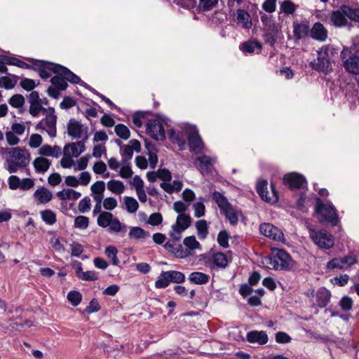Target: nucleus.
Here are the masks:
<instances>
[{
    "instance_id": "7ed1b4c3",
    "label": "nucleus",
    "mask_w": 359,
    "mask_h": 359,
    "mask_svg": "<svg viewBox=\"0 0 359 359\" xmlns=\"http://www.w3.org/2000/svg\"><path fill=\"white\" fill-rule=\"evenodd\" d=\"M212 198L230 223L233 225L237 224L239 215L238 210L229 203L223 194L218 191L213 193Z\"/></svg>"
},
{
    "instance_id": "6ab92c4d",
    "label": "nucleus",
    "mask_w": 359,
    "mask_h": 359,
    "mask_svg": "<svg viewBox=\"0 0 359 359\" xmlns=\"http://www.w3.org/2000/svg\"><path fill=\"white\" fill-rule=\"evenodd\" d=\"M188 140L190 149L198 153L203 148V142L198 135L197 130L194 128H190L188 133Z\"/></svg>"
},
{
    "instance_id": "6e6d98bb",
    "label": "nucleus",
    "mask_w": 359,
    "mask_h": 359,
    "mask_svg": "<svg viewBox=\"0 0 359 359\" xmlns=\"http://www.w3.org/2000/svg\"><path fill=\"white\" fill-rule=\"evenodd\" d=\"M81 294L76 291H71L67 294V299L73 306H77L81 302Z\"/></svg>"
},
{
    "instance_id": "f3484780",
    "label": "nucleus",
    "mask_w": 359,
    "mask_h": 359,
    "mask_svg": "<svg viewBox=\"0 0 359 359\" xmlns=\"http://www.w3.org/2000/svg\"><path fill=\"white\" fill-rule=\"evenodd\" d=\"M284 182L290 189H300L304 187L306 181L302 175L297 172L287 173L284 176Z\"/></svg>"
},
{
    "instance_id": "20e7f679",
    "label": "nucleus",
    "mask_w": 359,
    "mask_h": 359,
    "mask_svg": "<svg viewBox=\"0 0 359 359\" xmlns=\"http://www.w3.org/2000/svg\"><path fill=\"white\" fill-rule=\"evenodd\" d=\"M45 117L36 126V130L46 131L50 137H55L57 135V116L53 107H48L44 110Z\"/></svg>"
},
{
    "instance_id": "f704fd0d",
    "label": "nucleus",
    "mask_w": 359,
    "mask_h": 359,
    "mask_svg": "<svg viewBox=\"0 0 359 359\" xmlns=\"http://www.w3.org/2000/svg\"><path fill=\"white\" fill-rule=\"evenodd\" d=\"M309 32V27L306 24H296L294 25V34L298 39L306 37Z\"/></svg>"
},
{
    "instance_id": "de8ad7c7",
    "label": "nucleus",
    "mask_w": 359,
    "mask_h": 359,
    "mask_svg": "<svg viewBox=\"0 0 359 359\" xmlns=\"http://www.w3.org/2000/svg\"><path fill=\"white\" fill-rule=\"evenodd\" d=\"M25 97L20 94L13 95L8 100V103L14 108H20L25 104Z\"/></svg>"
},
{
    "instance_id": "8fccbe9b",
    "label": "nucleus",
    "mask_w": 359,
    "mask_h": 359,
    "mask_svg": "<svg viewBox=\"0 0 359 359\" xmlns=\"http://www.w3.org/2000/svg\"><path fill=\"white\" fill-rule=\"evenodd\" d=\"M148 236V233L142 228L135 226L130 229L129 236L137 239L144 238Z\"/></svg>"
},
{
    "instance_id": "473e14b6",
    "label": "nucleus",
    "mask_w": 359,
    "mask_h": 359,
    "mask_svg": "<svg viewBox=\"0 0 359 359\" xmlns=\"http://www.w3.org/2000/svg\"><path fill=\"white\" fill-rule=\"evenodd\" d=\"M342 11L346 17L352 21L359 22V8H352L347 5H342Z\"/></svg>"
},
{
    "instance_id": "412c9836",
    "label": "nucleus",
    "mask_w": 359,
    "mask_h": 359,
    "mask_svg": "<svg viewBox=\"0 0 359 359\" xmlns=\"http://www.w3.org/2000/svg\"><path fill=\"white\" fill-rule=\"evenodd\" d=\"M61 149L57 145L50 146L48 144H44L39 149V154L42 157H53L58 158L61 155Z\"/></svg>"
},
{
    "instance_id": "e2e57ef3",
    "label": "nucleus",
    "mask_w": 359,
    "mask_h": 359,
    "mask_svg": "<svg viewBox=\"0 0 359 359\" xmlns=\"http://www.w3.org/2000/svg\"><path fill=\"white\" fill-rule=\"evenodd\" d=\"M327 267L330 269H344V262L341 258H334L327 264Z\"/></svg>"
},
{
    "instance_id": "4be33fe9",
    "label": "nucleus",
    "mask_w": 359,
    "mask_h": 359,
    "mask_svg": "<svg viewBox=\"0 0 359 359\" xmlns=\"http://www.w3.org/2000/svg\"><path fill=\"white\" fill-rule=\"evenodd\" d=\"M311 36L316 40L324 41L327 37V32L321 23L316 22L311 29Z\"/></svg>"
},
{
    "instance_id": "ddd939ff",
    "label": "nucleus",
    "mask_w": 359,
    "mask_h": 359,
    "mask_svg": "<svg viewBox=\"0 0 359 359\" xmlns=\"http://www.w3.org/2000/svg\"><path fill=\"white\" fill-rule=\"evenodd\" d=\"M147 130L156 140H163L165 137L163 124L158 119L149 120L147 124Z\"/></svg>"
},
{
    "instance_id": "a878e982",
    "label": "nucleus",
    "mask_w": 359,
    "mask_h": 359,
    "mask_svg": "<svg viewBox=\"0 0 359 359\" xmlns=\"http://www.w3.org/2000/svg\"><path fill=\"white\" fill-rule=\"evenodd\" d=\"M237 24L245 29H250L252 27V21L250 14L243 9L237 11Z\"/></svg>"
},
{
    "instance_id": "37998d69",
    "label": "nucleus",
    "mask_w": 359,
    "mask_h": 359,
    "mask_svg": "<svg viewBox=\"0 0 359 359\" xmlns=\"http://www.w3.org/2000/svg\"><path fill=\"white\" fill-rule=\"evenodd\" d=\"M89 225V218L79 215L74 219V227L79 229H86Z\"/></svg>"
},
{
    "instance_id": "49530a36",
    "label": "nucleus",
    "mask_w": 359,
    "mask_h": 359,
    "mask_svg": "<svg viewBox=\"0 0 359 359\" xmlns=\"http://www.w3.org/2000/svg\"><path fill=\"white\" fill-rule=\"evenodd\" d=\"M29 104L30 106L29 109V112L34 117L37 116L41 112H42L43 114H44V110L47 109V108H44L42 107V102Z\"/></svg>"
},
{
    "instance_id": "f03ea898",
    "label": "nucleus",
    "mask_w": 359,
    "mask_h": 359,
    "mask_svg": "<svg viewBox=\"0 0 359 359\" xmlns=\"http://www.w3.org/2000/svg\"><path fill=\"white\" fill-rule=\"evenodd\" d=\"M8 154V170L10 173L16 172L19 168L25 167L29 162V154L26 149L12 148Z\"/></svg>"
},
{
    "instance_id": "bb28decb",
    "label": "nucleus",
    "mask_w": 359,
    "mask_h": 359,
    "mask_svg": "<svg viewBox=\"0 0 359 359\" xmlns=\"http://www.w3.org/2000/svg\"><path fill=\"white\" fill-rule=\"evenodd\" d=\"M247 339L250 343L265 344L268 341L267 334L263 331H252L248 333Z\"/></svg>"
},
{
    "instance_id": "0e129e2a",
    "label": "nucleus",
    "mask_w": 359,
    "mask_h": 359,
    "mask_svg": "<svg viewBox=\"0 0 359 359\" xmlns=\"http://www.w3.org/2000/svg\"><path fill=\"white\" fill-rule=\"evenodd\" d=\"M163 221V217L159 212L152 213L148 219V223L153 226H156L161 224Z\"/></svg>"
},
{
    "instance_id": "c9c22d12",
    "label": "nucleus",
    "mask_w": 359,
    "mask_h": 359,
    "mask_svg": "<svg viewBox=\"0 0 359 359\" xmlns=\"http://www.w3.org/2000/svg\"><path fill=\"white\" fill-rule=\"evenodd\" d=\"M42 220L47 224L53 225L56 222V215L51 210H46L40 212Z\"/></svg>"
},
{
    "instance_id": "13d9d810",
    "label": "nucleus",
    "mask_w": 359,
    "mask_h": 359,
    "mask_svg": "<svg viewBox=\"0 0 359 359\" xmlns=\"http://www.w3.org/2000/svg\"><path fill=\"white\" fill-rule=\"evenodd\" d=\"M92 194H104L105 183L103 181H97L90 187Z\"/></svg>"
},
{
    "instance_id": "39448f33",
    "label": "nucleus",
    "mask_w": 359,
    "mask_h": 359,
    "mask_svg": "<svg viewBox=\"0 0 359 359\" xmlns=\"http://www.w3.org/2000/svg\"><path fill=\"white\" fill-rule=\"evenodd\" d=\"M316 211L318 213L320 223H330L337 225L338 216L334 207L329 203H323L319 198L316 200Z\"/></svg>"
},
{
    "instance_id": "1a4fd4ad",
    "label": "nucleus",
    "mask_w": 359,
    "mask_h": 359,
    "mask_svg": "<svg viewBox=\"0 0 359 359\" xmlns=\"http://www.w3.org/2000/svg\"><path fill=\"white\" fill-rule=\"evenodd\" d=\"M343 67L345 70L352 74H359V55L353 54L347 48H344L340 55Z\"/></svg>"
},
{
    "instance_id": "6e6552de",
    "label": "nucleus",
    "mask_w": 359,
    "mask_h": 359,
    "mask_svg": "<svg viewBox=\"0 0 359 359\" xmlns=\"http://www.w3.org/2000/svg\"><path fill=\"white\" fill-rule=\"evenodd\" d=\"M268 267L275 270H287L293 266L290 256L283 250H278L269 259Z\"/></svg>"
},
{
    "instance_id": "cd10ccee",
    "label": "nucleus",
    "mask_w": 359,
    "mask_h": 359,
    "mask_svg": "<svg viewBox=\"0 0 359 359\" xmlns=\"http://www.w3.org/2000/svg\"><path fill=\"white\" fill-rule=\"evenodd\" d=\"M33 165L37 172H45L50 168L51 162L44 157L39 156L34 159Z\"/></svg>"
},
{
    "instance_id": "a211bd4d",
    "label": "nucleus",
    "mask_w": 359,
    "mask_h": 359,
    "mask_svg": "<svg viewBox=\"0 0 359 359\" xmlns=\"http://www.w3.org/2000/svg\"><path fill=\"white\" fill-rule=\"evenodd\" d=\"M86 149L84 142L82 141L67 144L63 149L65 156H70L72 158L79 157Z\"/></svg>"
},
{
    "instance_id": "338daca9",
    "label": "nucleus",
    "mask_w": 359,
    "mask_h": 359,
    "mask_svg": "<svg viewBox=\"0 0 359 359\" xmlns=\"http://www.w3.org/2000/svg\"><path fill=\"white\" fill-rule=\"evenodd\" d=\"M262 8L267 13H273L276 9V0H266L262 4Z\"/></svg>"
},
{
    "instance_id": "ea45409f",
    "label": "nucleus",
    "mask_w": 359,
    "mask_h": 359,
    "mask_svg": "<svg viewBox=\"0 0 359 359\" xmlns=\"http://www.w3.org/2000/svg\"><path fill=\"white\" fill-rule=\"evenodd\" d=\"M267 182L266 181H262L258 182L257 184V191L262 198L266 201H272V198L268 196L267 195Z\"/></svg>"
},
{
    "instance_id": "c85d7f7f",
    "label": "nucleus",
    "mask_w": 359,
    "mask_h": 359,
    "mask_svg": "<svg viewBox=\"0 0 359 359\" xmlns=\"http://www.w3.org/2000/svg\"><path fill=\"white\" fill-rule=\"evenodd\" d=\"M262 44L257 41H248L241 45V49L245 53H253L260 52Z\"/></svg>"
},
{
    "instance_id": "7c9ffc66",
    "label": "nucleus",
    "mask_w": 359,
    "mask_h": 359,
    "mask_svg": "<svg viewBox=\"0 0 359 359\" xmlns=\"http://www.w3.org/2000/svg\"><path fill=\"white\" fill-rule=\"evenodd\" d=\"M160 186L167 193L172 194L174 191H180L182 188L183 184L182 181L175 180L172 183L161 182Z\"/></svg>"
},
{
    "instance_id": "5701e85b",
    "label": "nucleus",
    "mask_w": 359,
    "mask_h": 359,
    "mask_svg": "<svg viewBox=\"0 0 359 359\" xmlns=\"http://www.w3.org/2000/svg\"><path fill=\"white\" fill-rule=\"evenodd\" d=\"M330 20L336 27H344L348 23L346 15L342 11V6L339 10L332 13Z\"/></svg>"
},
{
    "instance_id": "a19ab883",
    "label": "nucleus",
    "mask_w": 359,
    "mask_h": 359,
    "mask_svg": "<svg viewBox=\"0 0 359 359\" xmlns=\"http://www.w3.org/2000/svg\"><path fill=\"white\" fill-rule=\"evenodd\" d=\"M50 81L56 88L60 90H65L68 86L65 77L60 75L53 76Z\"/></svg>"
},
{
    "instance_id": "4468645a",
    "label": "nucleus",
    "mask_w": 359,
    "mask_h": 359,
    "mask_svg": "<svg viewBox=\"0 0 359 359\" xmlns=\"http://www.w3.org/2000/svg\"><path fill=\"white\" fill-rule=\"evenodd\" d=\"M141 149V144L138 140H132L129 144L121 147V155L123 164H126L133 157L134 151L139 152Z\"/></svg>"
},
{
    "instance_id": "a18cd8bd",
    "label": "nucleus",
    "mask_w": 359,
    "mask_h": 359,
    "mask_svg": "<svg viewBox=\"0 0 359 359\" xmlns=\"http://www.w3.org/2000/svg\"><path fill=\"white\" fill-rule=\"evenodd\" d=\"M118 250L114 246H109L105 249V254L111 260L114 265H118L119 259L117 257Z\"/></svg>"
},
{
    "instance_id": "2f4dec72",
    "label": "nucleus",
    "mask_w": 359,
    "mask_h": 359,
    "mask_svg": "<svg viewBox=\"0 0 359 359\" xmlns=\"http://www.w3.org/2000/svg\"><path fill=\"white\" fill-rule=\"evenodd\" d=\"M107 189L113 194L120 195L125 190V186L121 181L112 180L107 182Z\"/></svg>"
},
{
    "instance_id": "0eeeda50",
    "label": "nucleus",
    "mask_w": 359,
    "mask_h": 359,
    "mask_svg": "<svg viewBox=\"0 0 359 359\" xmlns=\"http://www.w3.org/2000/svg\"><path fill=\"white\" fill-rule=\"evenodd\" d=\"M309 236L313 243L321 249H330L334 245V237L326 230L311 229Z\"/></svg>"
},
{
    "instance_id": "603ef678",
    "label": "nucleus",
    "mask_w": 359,
    "mask_h": 359,
    "mask_svg": "<svg viewBox=\"0 0 359 359\" xmlns=\"http://www.w3.org/2000/svg\"><path fill=\"white\" fill-rule=\"evenodd\" d=\"M183 243L191 250L200 248V243L196 241L195 236H188L184 239Z\"/></svg>"
},
{
    "instance_id": "69168bd1",
    "label": "nucleus",
    "mask_w": 359,
    "mask_h": 359,
    "mask_svg": "<svg viewBox=\"0 0 359 359\" xmlns=\"http://www.w3.org/2000/svg\"><path fill=\"white\" fill-rule=\"evenodd\" d=\"M193 208L194 210V216L196 217H201L204 215L205 208L203 203H195L193 205Z\"/></svg>"
},
{
    "instance_id": "680f3d73",
    "label": "nucleus",
    "mask_w": 359,
    "mask_h": 359,
    "mask_svg": "<svg viewBox=\"0 0 359 359\" xmlns=\"http://www.w3.org/2000/svg\"><path fill=\"white\" fill-rule=\"evenodd\" d=\"M15 133L12 130L6 133V139L8 144L11 146L16 145L19 143L20 139L18 137Z\"/></svg>"
},
{
    "instance_id": "f257e3e1",
    "label": "nucleus",
    "mask_w": 359,
    "mask_h": 359,
    "mask_svg": "<svg viewBox=\"0 0 359 359\" xmlns=\"http://www.w3.org/2000/svg\"><path fill=\"white\" fill-rule=\"evenodd\" d=\"M336 54L335 49L331 46L323 47L318 51L317 58L311 62L310 65L313 69L327 73L332 69L331 60Z\"/></svg>"
},
{
    "instance_id": "864d4df0",
    "label": "nucleus",
    "mask_w": 359,
    "mask_h": 359,
    "mask_svg": "<svg viewBox=\"0 0 359 359\" xmlns=\"http://www.w3.org/2000/svg\"><path fill=\"white\" fill-rule=\"evenodd\" d=\"M91 201L88 196L84 197L79 203V210L80 212L85 213L90 209Z\"/></svg>"
},
{
    "instance_id": "bf43d9fd",
    "label": "nucleus",
    "mask_w": 359,
    "mask_h": 359,
    "mask_svg": "<svg viewBox=\"0 0 359 359\" xmlns=\"http://www.w3.org/2000/svg\"><path fill=\"white\" fill-rule=\"evenodd\" d=\"M229 234L226 231H220L217 236L218 243L223 248L229 247Z\"/></svg>"
},
{
    "instance_id": "9b49d317",
    "label": "nucleus",
    "mask_w": 359,
    "mask_h": 359,
    "mask_svg": "<svg viewBox=\"0 0 359 359\" xmlns=\"http://www.w3.org/2000/svg\"><path fill=\"white\" fill-rule=\"evenodd\" d=\"M191 224V218L189 215L180 214L177 217L176 222L172 226V231L170 235L175 240H179L181 233L186 230Z\"/></svg>"
},
{
    "instance_id": "4d7b16f0",
    "label": "nucleus",
    "mask_w": 359,
    "mask_h": 359,
    "mask_svg": "<svg viewBox=\"0 0 359 359\" xmlns=\"http://www.w3.org/2000/svg\"><path fill=\"white\" fill-rule=\"evenodd\" d=\"M118 202L114 197H108L103 200V208L107 210H112L116 208Z\"/></svg>"
},
{
    "instance_id": "dca6fc26",
    "label": "nucleus",
    "mask_w": 359,
    "mask_h": 359,
    "mask_svg": "<svg viewBox=\"0 0 359 359\" xmlns=\"http://www.w3.org/2000/svg\"><path fill=\"white\" fill-rule=\"evenodd\" d=\"M259 231L262 235L274 241H282L284 239L283 233L271 224H262L259 226Z\"/></svg>"
},
{
    "instance_id": "79ce46f5",
    "label": "nucleus",
    "mask_w": 359,
    "mask_h": 359,
    "mask_svg": "<svg viewBox=\"0 0 359 359\" xmlns=\"http://www.w3.org/2000/svg\"><path fill=\"white\" fill-rule=\"evenodd\" d=\"M114 131L119 137L123 140H128L130 136L129 129L123 124L116 125L115 126Z\"/></svg>"
},
{
    "instance_id": "09e8293b",
    "label": "nucleus",
    "mask_w": 359,
    "mask_h": 359,
    "mask_svg": "<svg viewBox=\"0 0 359 359\" xmlns=\"http://www.w3.org/2000/svg\"><path fill=\"white\" fill-rule=\"evenodd\" d=\"M297 8V6L290 0L284 1L280 4V10L286 14H293Z\"/></svg>"
},
{
    "instance_id": "393cba45",
    "label": "nucleus",
    "mask_w": 359,
    "mask_h": 359,
    "mask_svg": "<svg viewBox=\"0 0 359 359\" xmlns=\"http://www.w3.org/2000/svg\"><path fill=\"white\" fill-rule=\"evenodd\" d=\"M34 197L38 203L46 204L51 201L53 194L51 191H50L46 188L40 187L35 191Z\"/></svg>"
},
{
    "instance_id": "5fc2aeb1",
    "label": "nucleus",
    "mask_w": 359,
    "mask_h": 359,
    "mask_svg": "<svg viewBox=\"0 0 359 359\" xmlns=\"http://www.w3.org/2000/svg\"><path fill=\"white\" fill-rule=\"evenodd\" d=\"M43 142V138L41 135L39 134H32L30 136L29 140V146L31 148H38L41 146Z\"/></svg>"
},
{
    "instance_id": "c756f323",
    "label": "nucleus",
    "mask_w": 359,
    "mask_h": 359,
    "mask_svg": "<svg viewBox=\"0 0 359 359\" xmlns=\"http://www.w3.org/2000/svg\"><path fill=\"white\" fill-rule=\"evenodd\" d=\"M211 260L214 266L224 269L228 265V259L226 256L222 252H217L212 254Z\"/></svg>"
},
{
    "instance_id": "774afa93",
    "label": "nucleus",
    "mask_w": 359,
    "mask_h": 359,
    "mask_svg": "<svg viewBox=\"0 0 359 359\" xmlns=\"http://www.w3.org/2000/svg\"><path fill=\"white\" fill-rule=\"evenodd\" d=\"M169 134L173 142L177 144L181 149H183L185 145V141L183 138L180 137V134L175 133L172 130L170 131Z\"/></svg>"
},
{
    "instance_id": "2eb2a0df",
    "label": "nucleus",
    "mask_w": 359,
    "mask_h": 359,
    "mask_svg": "<svg viewBox=\"0 0 359 359\" xmlns=\"http://www.w3.org/2000/svg\"><path fill=\"white\" fill-rule=\"evenodd\" d=\"M87 131L86 128H84L81 123L74 119H71L67 124L68 135L73 138L87 140Z\"/></svg>"
},
{
    "instance_id": "b1692460",
    "label": "nucleus",
    "mask_w": 359,
    "mask_h": 359,
    "mask_svg": "<svg viewBox=\"0 0 359 359\" xmlns=\"http://www.w3.org/2000/svg\"><path fill=\"white\" fill-rule=\"evenodd\" d=\"M331 297L330 292L325 287H320L316 292V298L318 306L325 307L330 302Z\"/></svg>"
},
{
    "instance_id": "58836bf2",
    "label": "nucleus",
    "mask_w": 359,
    "mask_h": 359,
    "mask_svg": "<svg viewBox=\"0 0 359 359\" xmlns=\"http://www.w3.org/2000/svg\"><path fill=\"white\" fill-rule=\"evenodd\" d=\"M196 228L201 239L206 238L208 234V224L205 220L201 219L196 222Z\"/></svg>"
},
{
    "instance_id": "9d476101",
    "label": "nucleus",
    "mask_w": 359,
    "mask_h": 359,
    "mask_svg": "<svg viewBox=\"0 0 359 359\" xmlns=\"http://www.w3.org/2000/svg\"><path fill=\"white\" fill-rule=\"evenodd\" d=\"M97 222L98 226L102 228L109 227V231L111 233H119L122 230V224L119 219L109 212H102L97 217Z\"/></svg>"
},
{
    "instance_id": "4c0bfd02",
    "label": "nucleus",
    "mask_w": 359,
    "mask_h": 359,
    "mask_svg": "<svg viewBox=\"0 0 359 359\" xmlns=\"http://www.w3.org/2000/svg\"><path fill=\"white\" fill-rule=\"evenodd\" d=\"M3 62L10 65H15L22 69H29L30 67L29 65L15 57L4 56L3 57Z\"/></svg>"
},
{
    "instance_id": "3c124183",
    "label": "nucleus",
    "mask_w": 359,
    "mask_h": 359,
    "mask_svg": "<svg viewBox=\"0 0 359 359\" xmlns=\"http://www.w3.org/2000/svg\"><path fill=\"white\" fill-rule=\"evenodd\" d=\"M189 204L182 201H177L173 203V210L180 214H185L184 212L188 210Z\"/></svg>"
},
{
    "instance_id": "f8f14e48",
    "label": "nucleus",
    "mask_w": 359,
    "mask_h": 359,
    "mask_svg": "<svg viewBox=\"0 0 359 359\" xmlns=\"http://www.w3.org/2000/svg\"><path fill=\"white\" fill-rule=\"evenodd\" d=\"M44 64V67L55 74L65 77L66 81H68L72 83H79L81 81L80 78L69 70L67 68L59 65L57 64L41 62Z\"/></svg>"
},
{
    "instance_id": "052dcab7",
    "label": "nucleus",
    "mask_w": 359,
    "mask_h": 359,
    "mask_svg": "<svg viewBox=\"0 0 359 359\" xmlns=\"http://www.w3.org/2000/svg\"><path fill=\"white\" fill-rule=\"evenodd\" d=\"M182 198L184 202L190 205V203L195 200L196 196L191 189H185L182 193Z\"/></svg>"
},
{
    "instance_id": "423d86ee",
    "label": "nucleus",
    "mask_w": 359,
    "mask_h": 359,
    "mask_svg": "<svg viewBox=\"0 0 359 359\" xmlns=\"http://www.w3.org/2000/svg\"><path fill=\"white\" fill-rule=\"evenodd\" d=\"M185 280V276L178 271H162L155 282L156 288H165L170 283H182Z\"/></svg>"
},
{
    "instance_id": "c03bdc74",
    "label": "nucleus",
    "mask_w": 359,
    "mask_h": 359,
    "mask_svg": "<svg viewBox=\"0 0 359 359\" xmlns=\"http://www.w3.org/2000/svg\"><path fill=\"white\" fill-rule=\"evenodd\" d=\"M218 3V0H199L198 8L200 11H208L212 10Z\"/></svg>"
},
{
    "instance_id": "e433bc0d",
    "label": "nucleus",
    "mask_w": 359,
    "mask_h": 359,
    "mask_svg": "<svg viewBox=\"0 0 359 359\" xmlns=\"http://www.w3.org/2000/svg\"><path fill=\"white\" fill-rule=\"evenodd\" d=\"M124 203L126 205V210L130 213L135 212L139 208V204L137 200L133 197H124Z\"/></svg>"
},
{
    "instance_id": "aec40b11",
    "label": "nucleus",
    "mask_w": 359,
    "mask_h": 359,
    "mask_svg": "<svg viewBox=\"0 0 359 359\" xmlns=\"http://www.w3.org/2000/svg\"><path fill=\"white\" fill-rule=\"evenodd\" d=\"M196 161L199 162L198 168L202 174L210 172L212 166L215 162L214 158L205 155L198 157Z\"/></svg>"
},
{
    "instance_id": "72a5a7b5",
    "label": "nucleus",
    "mask_w": 359,
    "mask_h": 359,
    "mask_svg": "<svg viewBox=\"0 0 359 359\" xmlns=\"http://www.w3.org/2000/svg\"><path fill=\"white\" fill-rule=\"evenodd\" d=\"M209 276L202 272H193L189 276V280L197 285L205 284L209 280Z\"/></svg>"
}]
</instances>
